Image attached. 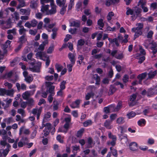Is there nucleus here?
Returning a JSON list of instances; mask_svg holds the SVG:
<instances>
[{"label":"nucleus","instance_id":"f257e3e1","mask_svg":"<svg viewBox=\"0 0 157 157\" xmlns=\"http://www.w3.org/2000/svg\"><path fill=\"white\" fill-rule=\"evenodd\" d=\"M50 3V8L49 9L48 5H43L41 6V11L43 13H45L47 15H52L55 14L57 12V6L55 4L54 1Z\"/></svg>","mask_w":157,"mask_h":157},{"label":"nucleus","instance_id":"f03ea898","mask_svg":"<svg viewBox=\"0 0 157 157\" xmlns=\"http://www.w3.org/2000/svg\"><path fill=\"white\" fill-rule=\"evenodd\" d=\"M54 82H45V85L46 87V91L48 92L49 93H52L54 92L55 89V86L52 85Z\"/></svg>","mask_w":157,"mask_h":157},{"label":"nucleus","instance_id":"7ed1b4c3","mask_svg":"<svg viewBox=\"0 0 157 157\" xmlns=\"http://www.w3.org/2000/svg\"><path fill=\"white\" fill-rule=\"evenodd\" d=\"M144 44L147 48H150V47L152 46H154V47H157V46L156 43L151 39H148L145 40Z\"/></svg>","mask_w":157,"mask_h":157},{"label":"nucleus","instance_id":"20e7f679","mask_svg":"<svg viewBox=\"0 0 157 157\" xmlns=\"http://www.w3.org/2000/svg\"><path fill=\"white\" fill-rule=\"evenodd\" d=\"M42 107H36L33 108L32 110V113L34 115H37V119L38 120L39 119L40 116L42 112Z\"/></svg>","mask_w":157,"mask_h":157},{"label":"nucleus","instance_id":"39448f33","mask_svg":"<svg viewBox=\"0 0 157 157\" xmlns=\"http://www.w3.org/2000/svg\"><path fill=\"white\" fill-rule=\"evenodd\" d=\"M148 72L147 73L148 76L147 79H153L157 73V70L153 71L152 68H149L148 70Z\"/></svg>","mask_w":157,"mask_h":157},{"label":"nucleus","instance_id":"423d86ee","mask_svg":"<svg viewBox=\"0 0 157 157\" xmlns=\"http://www.w3.org/2000/svg\"><path fill=\"white\" fill-rule=\"evenodd\" d=\"M9 137L7 136H3L2 137V140H1L0 141V145L1 147L3 148H5V146L10 147V144L8 143L6 140H8Z\"/></svg>","mask_w":157,"mask_h":157},{"label":"nucleus","instance_id":"0eeeda50","mask_svg":"<svg viewBox=\"0 0 157 157\" xmlns=\"http://www.w3.org/2000/svg\"><path fill=\"white\" fill-rule=\"evenodd\" d=\"M37 52L36 54V58L43 60H45V59H44V58H45L47 56L46 53L41 51Z\"/></svg>","mask_w":157,"mask_h":157},{"label":"nucleus","instance_id":"6e6552de","mask_svg":"<svg viewBox=\"0 0 157 157\" xmlns=\"http://www.w3.org/2000/svg\"><path fill=\"white\" fill-rule=\"evenodd\" d=\"M36 64L37 65L34 66L33 68H29V69L33 71L39 72H40V68L41 64V62H37Z\"/></svg>","mask_w":157,"mask_h":157},{"label":"nucleus","instance_id":"1a4fd4ad","mask_svg":"<svg viewBox=\"0 0 157 157\" xmlns=\"http://www.w3.org/2000/svg\"><path fill=\"white\" fill-rule=\"evenodd\" d=\"M133 11L134 12V15L132 16L133 19H135L137 17L140 16V14L141 12V10L140 9L136 8Z\"/></svg>","mask_w":157,"mask_h":157},{"label":"nucleus","instance_id":"9d476101","mask_svg":"<svg viewBox=\"0 0 157 157\" xmlns=\"http://www.w3.org/2000/svg\"><path fill=\"white\" fill-rule=\"evenodd\" d=\"M11 43V41L9 40H7L5 42L4 44L2 45V49L3 50V53L4 54H6L7 52V50L6 48L9 46Z\"/></svg>","mask_w":157,"mask_h":157},{"label":"nucleus","instance_id":"9b49d317","mask_svg":"<svg viewBox=\"0 0 157 157\" xmlns=\"http://www.w3.org/2000/svg\"><path fill=\"white\" fill-rule=\"evenodd\" d=\"M137 94H133L132 95L130 96L129 98V100L132 102H129L128 104L130 106H133L135 104L134 103H133L136 99L137 96Z\"/></svg>","mask_w":157,"mask_h":157},{"label":"nucleus","instance_id":"f8f14e48","mask_svg":"<svg viewBox=\"0 0 157 157\" xmlns=\"http://www.w3.org/2000/svg\"><path fill=\"white\" fill-rule=\"evenodd\" d=\"M16 86L17 88V90L19 91L21 89L23 90H25L26 89V86L24 83H22L20 85L18 83H16Z\"/></svg>","mask_w":157,"mask_h":157},{"label":"nucleus","instance_id":"ddd939ff","mask_svg":"<svg viewBox=\"0 0 157 157\" xmlns=\"http://www.w3.org/2000/svg\"><path fill=\"white\" fill-rule=\"evenodd\" d=\"M76 56L75 54H73L71 53H69L68 54V57L70 59L71 63L72 64H75V58Z\"/></svg>","mask_w":157,"mask_h":157},{"label":"nucleus","instance_id":"4468645a","mask_svg":"<svg viewBox=\"0 0 157 157\" xmlns=\"http://www.w3.org/2000/svg\"><path fill=\"white\" fill-rule=\"evenodd\" d=\"M51 114L50 112H48L44 115L42 123L44 124L48 121V119L51 117Z\"/></svg>","mask_w":157,"mask_h":157},{"label":"nucleus","instance_id":"2eb2a0df","mask_svg":"<svg viewBox=\"0 0 157 157\" xmlns=\"http://www.w3.org/2000/svg\"><path fill=\"white\" fill-rule=\"evenodd\" d=\"M33 56V54L30 53L27 55V57L28 59L31 60V62L29 63L30 64L33 66L35 63V60L34 59L32 58Z\"/></svg>","mask_w":157,"mask_h":157},{"label":"nucleus","instance_id":"dca6fc26","mask_svg":"<svg viewBox=\"0 0 157 157\" xmlns=\"http://www.w3.org/2000/svg\"><path fill=\"white\" fill-rule=\"evenodd\" d=\"M66 0H56V3L59 7H63L67 6L66 4Z\"/></svg>","mask_w":157,"mask_h":157},{"label":"nucleus","instance_id":"f3484780","mask_svg":"<svg viewBox=\"0 0 157 157\" xmlns=\"http://www.w3.org/2000/svg\"><path fill=\"white\" fill-rule=\"evenodd\" d=\"M136 25L137 27L136 28H133L132 29V31H136V30H140L143 27V24L142 23H137L136 24Z\"/></svg>","mask_w":157,"mask_h":157},{"label":"nucleus","instance_id":"a211bd4d","mask_svg":"<svg viewBox=\"0 0 157 157\" xmlns=\"http://www.w3.org/2000/svg\"><path fill=\"white\" fill-rule=\"evenodd\" d=\"M80 103V100H77L74 102L72 103L70 105L71 107L72 108H75L79 107V104Z\"/></svg>","mask_w":157,"mask_h":157},{"label":"nucleus","instance_id":"6ab92c4d","mask_svg":"<svg viewBox=\"0 0 157 157\" xmlns=\"http://www.w3.org/2000/svg\"><path fill=\"white\" fill-rule=\"evenodd\" d=\"M119 1V0H106L105 4L106 6H109L113 4L118 3Z\"/></svg>","mask_w":157,"mask_h":157},{"label":"nucleus","instance_id":"aec40b11","mask_svg":"<svg viewBox=\"0 0 157 157\" xmlns=\"http://www.w3.org/2000/svg\"><path fill=\"white\" fill-rule=\"evenodd\" d=\"M19 2V4L17 6V9H19L21 7L26 6L25 2L24 0H17Z\"/></svg>","mask_w":157,"mask_h":157},{"label":"nucleus","instance_id":"412c9836","mask_svg":"<svg viewBox=\"0 0 157 157\" xmlns=\"http://www.w3.org/2000/svg\"><path fill=\"white\" fill-rule=\"evenodd\" d=\"M130 148L132 151H136L137 149V144L135 142H132L129 145Z\"/></svg>","mask_w":157,"mask_h":157},{"label":"nucleus","instance_id":"4be33fe9","mask_svg":"<svg viewBox=\"0 0 157 157\" xmlns=\"http://www.w3.org/2000/svg\"><path fill=\"white\" fill-rule=\"evenodd\" d=\"M31 95V92L30 91H26L23 94L22 96L24 99L28 100Z\"/></svg>","mask_w":157,"mask_h":157},{"label":"nucleus","instance_id":"5701e85b","mask_svg":"<svg viewBox=\"0 0 157 157\" xmlns=\"http://www.w3.org/2000/svg\"><path fill=\"white\" fill-rule=\"evenodd\" d=\"M155 95L152 88L149 89L147 91V96L148 97H151L154 95Z\"/></svg>","mask_w":157,"mask_h":157},{"label":"nucleus","instance_id":"b1692460","mask_svg":"<svg viewBox=\"0 0 157 157\" xmlns=\"http://www.w3.org/2000/svg\"><path fill=\"white\" fill-rule=\"evenodd\" d=\"M111 121H110L106 120L104 123V126L107 129H110L112 128V126L111 125Z\"/></svg>","mask_w":157,"mask_h":157},{"label":"nucleus","instance_id":"393cba45","mask_svg":"<svg viewBox=\"0 0 157 157\" xmlns=\"http://www.w3.org/2000/svg\"><path fill=\"white\" fill-rule=\"evenodd\" d=\"M27 30L24 28V27H21L20 28L18 31L19 34L22 36H26V33Z\"/></svg>","mask_w":157,"mask_h":157},{"label":"nucleus","instance_id":"a878e982","mask_svg":"<svg viewBox=\"0 0 157 157\" xmlns=\"http://www.w3.org/2000/svg\"><path fill=\"white\" fill-rule=\"evenodd\" d=\"M5 147H6V148L5 149H3L2 151L3 155L4 157H6L7 155L10 151V149L11 148V146L10 145L9 147L7 146H5Z\"/></svg>","mask_w":157,"mask_h":157},{"label":"nucleus","instance_id":"bb28decb","mask_svg":"<svg viewBox=\"0 0 157 157\" xmlns=\"http://www.w3.org/2000/svg\"><path fill=\"white\" fill-rule=\"evenodd\" d=\"M103 20L102 19H99L97 22L98 25L101 27L100 28V30H102V28L104 26V24L103 22Z\"/></svg>","mask_w":157,"mask_h":157},{"label":"nucleus","instance_id":"cd10ccee","mask_svg":"<svg viewBox=\"0 0 157 157\" xmlns=\"http://www.w3.org/2000/svg\"><path fill=\"white\" fill-rule=\"evenodd\" d=\"M37 2L35 1H32L30 2V7L33 9H35L37 6Z\"/></svg>","mask_w":157,"mask_h":157},{"label":"nucleus","instance_id":"c85d7f7f","mask_svg":"<svg viewBox=\"0 0 157 157\" xmlns=\"http://www.w3.org/2000/svg\"><path fill=\"white\" fill-rule=\"evenodd\" d=\"M15 92L14 90L12 89L10 90H6V95L8 96L12 97Z\"/></svg>","mask_w":157,"mask_h":157},{"label":"nucleus","instance_id":"c756f323","mask_svg":"<svg viewBox=\"0 0 157 157\" xmlns=\"http://www.w3.org/2000/svg\"><path fill=\"white\" fill-rule=\"evenodd\" d=\"M20 12L22 15L26 14L29 15L30 14V11L23 9H21L20 10Z\"/></svg>","mask_w":157,"mask_h":157},{"label":"nucleus","instance_id":"7c9ffc66","mask_svg":"<svg viewBox=\"0 0 157 157\" xmlns=\"http://www.w3.org/2000/svg\"><path fill=\"white\" fill-rule=\"evenodd\" d=\"M124 122V119L122 117H119L117 120V123L119 124H123Z\"/></svg>","mask_w":157,"mask_h":157},{"label":"nucleus","instance_id":"2f4dec72","mask_svg":"<svg viewBox=\"0 0 157 157\" xmlns=\"http://www.w3.org/2000/svg\"><path fill=\"white\" fill-rule=\"evenodd\" d=\"M26 36H22L19 38V42L21 44L25 43L26 41Z\"/></svg>","mask_w":157,"mask_h":157},{"label":"nucleus","instance_id":"473e14b6","mask_svg":"<svg viewBox=\"0 0 157 157\" xmlns=\"http://www.w3.org/2000/svg\"><path fill=\"white\" fill-rule=\"evenodd\" d=\"M59 103L57 101H54L53 102V110L54 111L57 110L58 109Z\"/></svg>","mask_w":157,"mask_h":157},{"label":"nucleus","instance_id":"72a5a7b5","mask_svg":"<svg viewBox=\"0 0 157 157\" xmlns=\"http://www.w3.org/2000/svg\"><path fill=\"white\" fill-rule=\"evenodd\" d=\"M133 32L135 33L134 37V40H135L137 37L141 35L142 34V32L141 30H136V31Z\"/></svg>","mask_w":157,"mask_h":157},{"label":"nucleus","instance_id":"f704fd0d","mask_svg":"<svg viewBox=\"0 0 157 157\" xmlns=\"http://www.w3.org/2000/svg\"><path fill=\"white\" fill-rule=\"evenodd\" d=\"M147 75V73L146 72L142 73L140 74L138 76V78L141 80L144 79Z\"/></svg>","mask_w":157,"mask_h":157},{"label":"nucleus","instance_id":"c9c22d12","mask_svg":"<svg viewBox=\"0 0 157 157\" xmlns=\"http://www.w3.org/2000/svg\"><path fill=\"white\" fill-rule=\"evenodd\" d=\"M116 91V88L113 86H110V89L109 90V95H111L113 94Z\"/></svg>","mask_w":157,"mask_h":157},{"label":"nucleus","instance_id":"e433bc0d","mask_svg":"<svg viewBox=\"0 0 157 157\" xmlns=\"http://www.w3.org/2000/svg\"><path fill=\"white\" fill-rule=\"evenodd\" d=\"M17 29L15 28L13 29H10L8 30L7 31V34H10L12 33L13 35H14L16 34Z\"/></svg>","mask_w":157,"mask_h":157},{"label":"nucleus","instance_id":"4c0bfd02","mask_svg":"<svg viewBox=\"0 0 157 157\" xmlns=\"http://www.w3.org/2000/svg\"><path fill=\"white\" fill-rule=\"evenodd\" d=\"M114 15V13L112 12H109L107 16V18L108 21H109L112 19V17Z\"/></svg>","mask_w":157,"mask_h":157},{"label":"nucleus","instance_id":"58836bf2","mask_svg":"<svg viewBox=\"0 0 157 157\" xmlns=\"http://www.w3.org/2000/svg\"><path fill=\"white\" fill-rule=\"evenodd\" d=\"M25 80L28 83H30L33 80V78L32 76H28L25 78Z\"/></svg>","mask_w":157,"mask_h":157},{"label":"nucleus","instance_id":"ea45409f","mask_svg":"<svg viewBox=\"0 0 157 157\" xmlns=\"http://www.w3.org/2000/svg\"><path fill=\"white\" fill-rule=\"evenodd\" d=\"M127 10L126 12V14L127 15H128L129 14H130L131 15H132V16L134 15V12L133 10L129 8H127Z\"/></svg>","mask_w":157,"mask_h":157},{"label":"nucleus","instance_id":"a19ab883","mask_svg":"<svg viewBox=\"0 0 157 157\" xmlns=\"http://www.w3.org/2000/svg\"><path fill=\"white\" fill-rule=\"evenodd\" d=\"M55 68L57 70V72H59L60 71L63 69V67L60 64L56 63L55 65Z\"/></svg>","mask_w":157,"mask_h":157},{"label":"nucleus","instance_id":"79ce46f5","mask_svg":"<svg viewBox=\"0 0 157 157\" xmlns=\"http://www.w3.org/2000/svg\"><path fill=\"white\" fill-rule=\"evenodd\" d=\"M80 25V23L78 21H74L71 23L70 26L76 27H79Z\"/></svg>","mask_w":157,"mask_h":157},{"label":"nucleus","instance_id":"37998d69","mask_svg":"<svg viewBox=\"0 0 157 157\" xmlns=\"http://www.w3.org/2000/svg\"><path fill=\"white\" fill-rule=\"evenodd\" d=\"M84 131V128H82L80 130L77 132L76 136L78 137H81L82 136L83 133Z\"/></svg>","mask_w":157,"mask_h":157},{"label":"nucleus","instance_id":"c03bdc74","mask_svg":"<svg viewBox=\"0 0 157 157\" xmlns=\"http://www.w3.org/2000/svg\"><path fill=\"white\" fill-rule=\"evenodd\" d=\"M43 124V127H45V128L48 130V131H50L52 129V126L51 124L50 123H47L46 124Z\"/></svg>","mask_w":157,"mask_h":157},{"label":"nucleus","instance_id":"a18cd8bd","mask_svg":"<svg viewBox=\"0 0 157 157\" xmlns=\"http://www.w3.org/2000/svg\"><path fill=\"white\" fill-rule=\"evenodd\" d=\"M92 124V121L90 120H88L86 121L83 123V126L86 127L89 125H91Z\"/></svg>","mask_w":157,"mask_h":157},{"label":"nucleus","instance_id":"49530a36","mask_svg":"<svg viewBox=\"0 0 157 157\" xmlns=\"http://www.w3.org/2000/svg\"><path fill=\"white\" fill-rule=\"evenodd\" d=\"M124 56L122 53L117 54L115 56V58L118 59H122L123 58Z\"/></svg>","mask_w":157,"mask_h":157},{"label":"nucleus","instance_id":"de8ad7c7","mask_svg":"<svg viewBox=\"0 0 157 157\" xmlns=\"http://www.w3.org/2000/svg\"><path fill=\"white\" fill-rule=\"evenodd\" d=\"M50 93V95L48 96V101H49V102L50 103H52V101L53 100V98L52 96H53L54 95L55 93L53 92V93H52V94L51 93Z\"/></svg>","mask_w":157,"mask_h":157},{"label":"nucleus","instance_id":"09e8293b","mask_svg":"<svg viewBox=\"0 0 157 157\" xmlns=\"http://www.w3.org/2000/svg\"><path fill=\"white\" fill-rule=\"evenodd\" d=\"M66 83V81L64 80L63 81L60 83V89L63 90L65 88V85Z\"/></svg>","mask_w":157,"mask_h":157},{"label":"nucleus","instance_id":"8fccbe9b","mask_svg":"<svg viewBox=\"0 0 157 157\" xmlns=\"http://www.w3.org/2000/svg\"><path fill=\"white\" fill-rule=\"evenodd\" d=\"M44 48V44H41L39 48H36L35 50V52H38L39 50L43 51Z\"/></svg>","mask_w":157,"mask_h":157},{"label":"nucleus","instance_id":"3c124183","mask_svg":"<svg viewBox=\"0 0 157 157\" xmlns=\"http://www.w3.org/2000/svg\"><path fill=\"white\" fill-rule=\"evenodd\" d=\"M28 102H27V104L30 106H32L34 104V101L33 99L32 98H30L28 99Z\"/></svg>","mask_w":157,"mask_h":157},{"label":"nucleus","instance_id":"603ef678","mask_svg":"<svg viewBox=\"0 0 157 157\" xmlns=\"http://www.w3.org/2000/svg\"><path fill=\"white\" fill-rule=\"evenodd\" d=\"M17 113L21 114V116L24 117L25 116V110L21 109H19L17 110Z\"/></svg>","mask_w":157,"mask_h":157},{"label":"nucleus","instance_id":"864d4df0","mask_svg":"<svg viewBox=\"0 0 157 157\" xmlns=\"http://www.w3.org/2000/svg\"><path fill=\"white\" fill-rule=\"evenodd\" d=\"M30 23L32 27H36L37 24V21L35 19H33L31 20Z\"/></svg>","mask_w":157,"mask_h":157},{"label":"nucleus","instance_id":"5fc2aeb1","mask_svg":"<svg viewBox=\"0 0 157 157\" xmlns=\"http://www.w3.org/2000/svg\"><path fill=\"white\" fill-rule=\"evenodd\" d=\"M67 7V6H65L63 7H61L62 8L60 9V10L59 13L60 14L62 15H63L65 12L66 11V8Z\"/></svg>","mask_w":157,"mask_h":157},{"label":"nucleus","instance_id":"6e6d98bb","mask_svg":"<svg viewBox=\"0 0 157 157\" xmlns=\"http://www.w3.org/2000/svg\"><path fill=\"white\" fill-rule=\"evenodd\" d=\"M110 42L112 43H115L116 45L117 46H118L119 45V44L118 43L117 39V38H114L113 39H112L109 38V39Z\"/></svg>","mask_w":157,"mask_h":157},{"label":"nucleus","instance_id":"4d7b16f0","mask_svg":"<svg viewBox=\"0 0 157 157\" xmlns=\"http://www.w3.org/2000/svg\"><path fill=\"white\" fill-rule=\"evenodd\" d=\"M136 115V113L132 111L127 114V115L129 118H130L135 116Z\"/></svg>","mask_w":157,"mask_h":157},{"label":"nucleus","instance_id":"13d9d810","mask_svg":"<svg viewBox=\"0 0 157 157\" xmlns=\"http://www.w3.org/2000/svg\"><path fill=\"white\" fill-rule=\"evenodd\" d=\"M129 80V76L127 75H124L122 78V80L124 83H126Z\"/></svg>","mask_w":157,"mask_h":157},{"label":"nucleus","instance_id":"bf43d9fd","mask_svg":"<svg viewBox=\"0 0 157 157\" xmlns=\"http://www.w3.org/2000/svg\"><path fill=\"white\" fill-rule=\"evenodd\" d=\"M6 90L4 88H2L0 91V96H3L6 94Z\"/></svg>","mask_w":157,"mask_h":157},{"label":"nucleus","instance_id":"052dcab7","mask_svg":"<svg viewBox=\"0 0 157 157\" xmlns=\"http://www.w3.org/2000/svg\"><path fill=\"white\" fill-rule=\"evenodd\" d=\"M122 106V102L119 101L117 106L115 108V110H114L115 111H118L121 108Z\"/></svg>","mask_w":157,"mask_h":157},{"label":"nucleus","instance_id":"680f3d73","mask_svg":"<svg viewBox=\"0 0 157 157\" xmlns=\"http://www.w3.org/2000/svg\"><path fill=\"white\" fill-rule=\"evenodd\" d=\"M94 94L92 93H87L85 96V99L86 100H89L90 98L93 97Z\"/></svg>","mask_w":157,"mask_h":157},{"label":"nucleus","instance_id":"e2e57ef3","mask_svg":"<svg viewBox=\"0 0 157 157\" xmlns=\"http://www.w3.org/2000/svg\"><path fill=\"white\" fill-rule=\"evenodd\" d=\"M45 58V59H45V61H46V66L47 67H48L49 65L50 62L49 57L48 56H47Z\"/></svg>","mask_w":157,"mask_h":157},{"label":"nucleus","instance_id":"0e129e2a","mask_svg":"<svg viewBox=\"0 0 157 157\" xmlns=\"http://www.w3.org/2000/svg\"><path fill=\"white\" fill-rule=\"evenodd\" d=\"M13 119L12 117H10L7 118L5 119V121L6 122L7 124H9L13 122Z\"/></svg>","mask_w":157,"mask_h":157},{"label":"nucleus","instance_id":"69168bd1","mask_svg":"<svg viewBox=\"0 0 157 157\" xmlns=\"http://www.w3.org/2000/svg\"><path fill=\"white\" fill-rule=\"evenodd\" d=\"M153 32L151 30L150 31L147 33V36L148 38L151 39L152 38L153 34Z\"/></svg>","mask_w":157,"mask_h":157},{"label":"nucleus","instance_id":"338daca9","mask_svg":"<svg viewBox=\"0 0 157 157\" xmlns=\"http://www.w3.org/2000/svg\"><path fill=\"white\" fill-rule=\"evenodd\" d=\"M4 85L6 87H7L8 89H11L13 86V85L10 83H9L8 82H5Z\"/></svg>","mask_w":157,"mask_h":157},{"label":"nucleus","instance_id":"774afa93","mask_svg":"<svg viewBox=\"0 0 157 157\" xmlns=\"http://www.w3.org/2000/svg\"><path fill=\"white\" fill-rule=\"evenodd\" d=\"M35 16L37 18L40 19L42 18L43 15L41 13L38 12L36 14Z\"/></svg>","mask_w":157,"mask_h":157}]
</instances>
